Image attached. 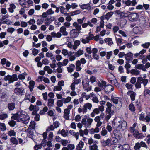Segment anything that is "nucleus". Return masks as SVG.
Here are the masks:
<instances>
[{
    "label": "nucleus",
    "instance_id": "nucleus-1",
    "mask_svg": "<svg viewBox=\"0 0 150 150\" xmlns=\"http://www.w3.org/2000/svg\"><path fill=\"white\" fill-rule=\"evenodd\" d=\"M112 124L114 128L117 129L120 131L125 130L127 127L126 121L119 117L115 119Z\"/></svg>",
    "mask_w": 150,
    "mask_h": 150
},
{
    "label": "nucleus",
    "instance_id": "nucleus-2",
    "mask_svg": "<svg viewBox=\"0 0 150 150\" xmlns=\"http://www.w3.org/2000/svg\"><path fill=\"white\" fill-rule=\"evenodd\" d=\"M148 83V80L145 78L144 77H139L137 79V81L135 84V87L137 89H139L141 88V84H143L144 88H146V86Z\"/></svg>",
    "mask_w": 150,
    "mask_h": 150
},
{
    "label": "nucleus",
    "instance_id": "nucleus-3",
    "mask_svg": "<svg viewBox=\"0 0 150 150\" xmlns=\"http://www.w3.org/2000/svg\"><path fill=\"white\" fill-rule=\"evenodd\" d=\"M106 105L107 107L106 108L105 112L106 113L105 117V120L108 121L112 116L114 113V111L111 109L112 104L109 102H107Z\"/></svg>",
    "mask_w": 150,
    "mask_h": 150
},
{
    "label": "nucleus",
    "instance_id": "nucleus-4",
    "mask_svg": "<svg viewBox=\"0 0 150 150\" xmlns=\"http://www.w3.org/2000/svg\"><path fill=\"white\" fill-rule=\"evenodd\" d=\"M92 107V104L88 102L84 104L83 108H82L81 106L78 109V111L79 113H82L83 114H84L87 112L88 109L91 110Z\"/></svg>",
    "mask_w": 150,
    "mask_h": 150
},
{
    "label": "nucleus",
    "instance_id": "nucleus-5",
    "mask_svg": "<svg viewBox=\"0 0 150 150\" xmlns=\"http://www.w3.org/2000/svg\"><path fill=\"white\" fill-rule=\"evenodd\" d=\"M26 113L23 111H21V113L19 117V121L23 123L26 124L29 122L30 117L26 115Z\"/></svg>",
    "mask_w": 150,
    "mask_h": 150
},
{
    "label": "nucleus",
    "instance_id": "nucleus-6",
    "mask_svg": "<svg viewBox=\"0 0 150 150\" xmlns=\"http://www.w3.org/2000/svg\"><path fill=\"white\" fill-rule=\"evenodd\" d=\"M4 80L6 81H8V83H10L14 81H17L18 78L16 74H13L12 76L8 75L4 77Z\"/></svg>",
    "mask_w": 150,
    "mask_h": 150
},
{
    "label": "nucleus",
    "instance_id": "nucleus-7",
    "mask_svg": "<svg viewBox=\"0 0 150 150\" xmlns=\"http://www.w3.org/2000/svg\"><path fill=\"white\" fill-rule=\"evenodd\" d=\"M98 86L94 88V91L96 92L100 91L104 89V86L105 85V81L102 80L101 82L100 81L97 82Z\"/></svg>",
    "mask_w": 150,
    "mask_h": 150
},
{
    "label": "nucleus",
    "instance_id": "nucleus-8",
    "mask_svg": "<svg viewBox=\"0 0 150 150\" xmlns=\"http://www.w3.org/2000/svg\"><path fill=\"white\" fill-rule=\"evenodd\" d=\"M83 89L86 91L88 92L91 90V87L89 86V82L86 79L83 80L82 82Z\"/></svg>",
    "mask_w": 150,
    "mask_h": 150
},
{
    "label": "nucleus",
    "instance_id": "nucleus-9",
    "mask_svg": "<svg viewBox=\"0 0 150 150\" xmlns=\"http://www.w3.org/2000/svg\"><path fill=\"white\" fill-rule=\"evenodd\" d=\"M111 100L113 103L115 104H118L119 108H120L122 105V103L121 101V99L118 97H114L113 96L111 97Z\"/></svg>",
    "mask_w": 150,
    "mask_h": 150
},
{
    "label": "nucleus",
    "instance_id": "nucleus-10",
    "mask_svg": "<svg viewBox=\"0 0 150 150\" xmlns=\"http://www.w3.org/2000/svg\"><path fill=\"white\" fill-rule=\"evenodd\" d=\"M129 17L131 21H137L139 17V16L137 13H131L129 15Z\"/></svg>",
    "mask_w": 150,
    "mask_h": 150
},
{
    "label": "nucleus",
    "instance_id": "nucleus-11",
    "mask_svg": "<svg viewBox=\"0 0 150 150\" xmlns=\"http://www.w3.org/2000/svg\"><path fill=\"white\" fill-rule=\"evenodd\" d=\"M55 18L54 16H49L44 19L45 24L46 25H49L52 22Z\"/></svg>",
    "mask_w": 150,
    "mask_h": 150
},
{
    "label": "nucleus",
    "instance_id": "nucleus-12",
    "mask_svg": "<svg viewBox=\"0 0 150 150\" xmlns=\"http://www.w3.org/2000/svg\"><path fill=\"white\" fill-rule=\"evenodd\" d=\"M121 131L120 130L118 129H114L113 131V134L115 137L119 139H121L122 137V134L120 132Z\"/></svg>",
    "mask_w": 150,
    "mask_h": 150
},
{
    "label": "nucleus",
    "instance_id": "nucleus-13",
    "mask_svg": "<svg viewBox=\"0 0 150 150\" xmlns=\"http://www.w3.org/2000/svg\"><path fill=\"white\" fill-rule=\"evenodd\" d=\"M105 91L107 93H108L114 90V87L111 85H106V82L105 81V85L104 86Z\"/></svg>",
    "mask_w": 150,
    "mask_h": 150
},
{
    "label": "nucleus",
    "instance_id": "nucleus-14",
    "mask_svg": "<svg viewBox=\"0 0 150 150\" xmlns=\"http://www.w3.org/2000/svg\"><path fill=\"white\" fill-rule=\"evenodd\" d=\"M14 93L18 95H22L24 93V89L21 88H16L14 90Z\"/></svg>",
    "mask_w": 150,
    "mask_h": 150
},
{
    "label": "nucleus",
    "instance_id": "nucleus-15",
    "mask_svg": "<svg viewBox=\"0 0 150 150\" xmlns=\"http://www.w3.org/2000/svg\"><path fill=\"white\" fill-rule=\"evenodd\" d=\"M127 94L130 96V98L132 101H134L135 100V96L136 95V93L133 91H129L128 92Z\"/></svg>",
    "mask_w": 150,
    "mask_h": 150
},
{
    "label": "nucleus",
    "instance_id": "nucleus-16",
    "mask_svg": "<svg viewBox=\"0 0 150 150\" xmlns=\"http://www.w3.org/2000/svg\"><path fill=\"white\" fill-rule=\"evenodd\" d=\"M73 25L75 28V29H73L72 31L75 30V29L77 31H79L81 29V25L78 23L77 22H74L73 24Z\"/></svg>",
    "mask_w": 150,
    "mask_h": 150
},
{
    "label": "nucleus",
    "instance_id": "nucleus-17",
    "mask_svg": "<svg viewBox=\"0 0 150 150\" xmlns=\"http://www.w3.org/2000/svg\"><path fill=\"white\" fill-rule=\"evenodd\" d=\"M81 9L82 10L89 9L91 8V6L89 4H80L79 5Z\"/></svg>",
    "mask_w": 150,
    "mask_h": 150
},
{
    "label": "nucleus",
    "instance_id": "nucleus-18",
    "mask_svg": "<svg viewBox=\"0 0 150 150\" xmlns=\"http://www.w3.org/2000/svg\"><path fill=\"white\" fill-rule=\"evenodd\" d=\"M51 35L52 38H59L62 36V34L61 33L58 32L57 33L55 32H52L50 33Z\"/></svg>",
    "mask_w": 150,
    "mask_h": 150
},
{
    "label": "nucleus",
    "instance_id": "nucleus-19",
    "mask_svg": "<svg viewBox=\"0 0 150 150\" xmlns=\"http://www.w3.org/2000/svg\"><path fill=\"white\" fill-rule=\"evenodd\" d=\"M54 100L53 99L49 98L48 99L47 105L49 108H51L54 106Z\"/></svg>",
    "mask_w": 150,
    "mask_h": 150
},
{
    "label": "nucleus",
    "instance_id": "nucleus-20",
    "mask_svg": "<svg viewBox=\"0 0 150 150\" xmlns=\"http://www.w3.org/2000/svg\"><path fill=\"white\" fill-rule=\"evenodd\" d=\"M91 98H92V100L93 103H97L99 102L98 98L93 92L91 93Z\"/></svg>",
    "mask_w": 150,
    "mask_h": 150
},
{
    "label": "nucleus",
    "instance_id": "nucleus-21",
    "mask_svg": "<svg viewBox=\"0 0 150 150\" xmlns=\"http://www.w3.org/2000/svg\"><path fill=\"white\" fill-rule=\"evenodd\" d=\"M21 111H19L15 114H13L11 118L14 120H19V117L21 115Z\"/></svg>",
    "mask_w": 150,
    "mask_h": 150
},
{
    "label": "nucleus",
    "instance_id": "nucleus-22",
    "mask_svg": "<svg viewBox=\"0 0 150 150\" xmlns=\"http://www.w3.org/2000/svg\"><path fill=\"white\" fill-rule=\"evenodd\" d=\"M135 68L139 69L142 70L144 71H146V69L144 67V65L142 64H138L135 65Z\"/></svg>",
    "mask_w": 150,
    "mask_h": 150
},
{
    "label": "nucleus",
    "instance_id": "nucleus-23",
    "mask_svg": "<svg viewBox=\"0 0 150 150\" xmlns=\"http://www.w3.org/2000/svg\"><path fill=\"white\" fill-rule=\"evenodd\" d=\"M16 6L14 4H11L9 5V7L8 8V11L10 13H13L14 12V10L16 8Z\"/></svg>",
    "mask_w": 150,
    "mask_h": 150
},
{
    "label": "nucleus",
    "instance_id": "nucleus-24",
    "mask_svg": "<svg viewBox=\"0 0 150 150\" xmlns=\"http://www.w3.org/2000/svg\"><path fill=\"white\" fill-rule=\"evenodd\" d=\"M84 145V143L83 141H80L76 146V150H83L82 149L83 148Z\"/></svg>",
    "mask_w": 150,
    "mask_h": 150
},
{
    "label": "nucleus",
    "instance_id": "nucleus-25",
    "mask_svg": "<svg viewBox=\"0 0 150 150\" xmlns=\"http://www.w3.org/2000/svg\"><path fill=\"white\" fill-rule=\"evenodd\" d=\"M100 113V112L98 108H94L93 112L91 113L90 115L92 117H94L95 116V114L98 115Z\"/></svg>",
    "mask_w": 150,
    "mask_h": 150
},
{
    "label": "nucleus",
    "instance_id": "nucleus-26",
    "mask_svg": "<svg viewBox=\"0 0 150 150\" xmlns=\"http://www.w3.org/2000/svg\"><path fill=\"white\" fill-rule=\"evenodd\" d=\"M134 32L136 33H140L142 32V28L140 26H136L133 29Z\"/></svg>",
    "mask_w": 150,
    "mask_h": 150
},
{
    "label": "nucleus",
    "instance_id": "nucleus-27",
    "mask_svg": "<svg viewBox=\"0 0 150 150\" xmlns=\"http://www.w3.org/2000/svg\"><path fill=\"white\" fill-rule=\"evenodd\" d=\"M133 54L131 53H129L125 55V58L126 60L129 61L133 59Z\"/></svg>",
    "mask_w": 150,
    "mask_h": 150
},
{
    "label": "nucleus",
    "instance_id": "nucleus-28",
    "mask_svg": "<svg viewBox=\"0 0 150 150\" xmlns=\"http://www.w3.org/2000/svg\"><path fill=\"white\" fill-rule=\"evenodd\" d=\"M19 4L21 6L23 7H26V5L28 4V1L26 0H19Z\"/></svg>",
    "mask_w": 150,
    "mask_h": 150
},
{
    "label": "nucleus",
    "instance_id": "nucleus-29",
    "mask_svg": "<svg viewBox=\"0 0 150 150\" xmlns=\"http://www.w3.org/2000/svg\"><path fill=\"white\" fill-rule=\"evenodd\" d=\"M130 73L133 75H138L140 74V71L136 69H132L130 71Z\"/></svg>",
    "mask_w": 150,
    "mask_h": 150
},
{
    "label": "nucleus",
    "instance_id": "nucleus-30",
    "mask_svg": "<svg viewBox=\"0 0 150 150\" xmlns=\"http://www.w3.org/2000/svg\"><path fill=\"white\" fill-rule=\"evenodd\" d=\"M148 95L150 96V90L146 88H146H144L143 92V95L144 97H147Z\"/></svg>",
    "mask_w": 150,
    "mask_h": 150
},
{
    "label": "nucleus",
    "instance_id": "nucleus-31",
    "mask_svg": "<svg viewBox=\"0 0 150 150\" xmlns=\"http://www.w3.org/2000/svg\"><path fill=\"white\" fill-rule=\"evenodd\" d=\"M8 109L10 110H12L15 108V104L13 103H8L7 106Z\"/></svg>",
    "mask_w": 150,
    "mask_h": 150
},
{
    "label": "nucleus",
    "instance_id": "nucleus-32",
    "mask_svg": "<svg viewBox=\"0 0 150 150\" xmlns=\"http://www.w3.org/2000/svg\"><path fill=\"white\" fill-rule=\"evenodd\" d=\"M105 42L109 45L111 46L113 44L112 39L110 38H107L104 40Z\"/></svg>",
    "mask_w": 150,
    "mask_h": 150
},
{
    "label": "nucleus",
    "instance_id": "nucleus-33",
    "mask_svg": "<svg viewBox=\"0 0 150 150\" xmlns=\"http://www.w3.org/2000/svg\"><path fill=\"white\" fill-rule=\"evenodd\" d=\"M66 28L64 26L60 28V31L64 35L67 36L68 35V33L66 32Z\"/></svg>",
    "mask_w": 150,
    "mask_h": 150
},
{
    "label": "nucleus",
    "instance_id": "nucleus-34",
    "mask_svg": "<svg viewBox=\"0 0 150 150\" xmlns=\"http://www.w3.org/2000/svg\"><path fill=\"white\" fill-rule=\"evenodd\" d=\"M76 71H80L82 69V68L81 67V65H80V63L79 60L76 61Z\"/></svg>",
    "mask_w": 150,
    "mask_h": 150
},
{
    "label": "nucleus",
    "instance_id": "nucleus-35",
    "mask_svg": "<svg viewBox=\"0 0 150 150\" xmlns=\"http://www.w3.org/2000/svg\"><path fill=\"white\" fill-rule=\"evenodd\" d=\"M31 97L30 94L26 93L24 100L27 102H29L30 101Z\"/></svg>",
    "mask_w": 150,
    "mask_h": 150
},
{
    "label": "nucleus",
    "instance_id": "nucleus-36",
    "mask_svg": "<svg viewBox=\"0 0 150 150\" xmlns=\"http://www.w3.org/2000/svg\"><path fill=\"white\" fill-rule=\"evenodd\" d=\"M71 98L70 96H68L66 98H62V99L64 104H66L67 103L69 102L71 100Z\"/></svg>",
    "mask_w": 150,
    "mask_h": 150
},
{
    "label": "nucleus",
    "instance_id": "nucleus-37",
    "mask_svg": "<svg viewBox=\"0 0 150 150\" xmlns=\"http://www.w3.org/2000/svg\"><path fill=\"white\" fill-rule=\"evenodd\" d=\"M75 66L73 64H71L69 66V67L67 68L68 71L69 72H72L74 70Z\"/></svg>",
    "mask_w": 150,
    "mask_h": 150
},
{
    "label": "nucleus",
    "instance_id": "nucleus-38",
    "mask_svg": "<svg viewBox=\"0 0 150 150\" xmlns=\"http://www.w3.org/2000/svg\"><path fill=\"white\" fill-rule=\"evenodd\" d=\"M121 146L119 144H115L113 146L112 150H121Z\"/></svg>",
    "mask_w": 150,
    "mask_h": 150
},
{
    "label": "nucleus",
    "instance_id": "nucleus-39",
    "mask_svg": "<svg viewBox=\"0 0 150 150\" xmlns=\"http://www.w3.org/2000/svg\"><path fill=\"white\" fill-rule=\"evenodd\" d=\"M81 42L83 44L88 43L90 41V39L86 36V37H84L83 38H81L80 39Z\"/></svg>",
    "mask_w": 150,
    "mask_h": 150
},
{
    "label": "nucleus",
    "instance_id": "nucleus-40",
    "mask_svg": "<svg viewBox=\"0 0 150 150\" xmlns=\"http://www.w3.org/2000/svg\"><path fill=\"white\" fill-rule=\"evenodd\" d=\"M89 150H98V146L96 144L89 146Z\"/></svg>",
    "mask_w": 150,
    "mask_h": 150
},
{
    "label": "nucleus",
    "instance_id": "nucleus-41",
    "mask_svg": "<svg viewBox=\"0 0 150 150\" xmlns=\"http://www.w3.org/2000/svg\"><path fill=\"white\" fill-rule=\"evenodd\" d=\"M113 13L112 12H110L107 13L105 16V18L108 20L112 16Z\"/></svg>",
    "mask_w": 150,
    "mask_h": 150
},
{
    "label": "nucleus",
    "instance_id": "nucleus-42",
    "mask_svg": "<svg viewBox=\"0 0 150 150\" xmlns=\"http://www.w3.org/2000/svg\"><path fill=\"white\" fill-rule=\"evenodd\" d=\"M90 81L91 84H94L96 82V78L93 76H91L89 79Z\"/></svg>",
    "mask_w": 150,
    "mask_h": 150
},
{
    "label": "nucleus",
    "instance_id": "nucleus-43",
    "mask_svg": "<svg viewBox=\"0 0 150 150\" xmlns=\"http://www.w3.org/2000/svg\"><path fill=\"white\" fill-rule=\"evenodd\" d=\"M121 147L122 148V150H130L129 145L127 144H123Z\"/></svg>",
    "mask_w": 150,
    "mask_h": 150
},
{
    "label": "nucleus",
    "instance_id": "nucleus-44",
    "mask_svg": "<svg viewBox=\"0 0 150 150\" xmlns=\"http://www.w3.org/2000/svg\"><path fill=\"white\" fill-rule=\"evenodd\" d=\"M83 54V51L81 50H79L78 51L76 52L75 54V56L78 57L82 55Z\"/></svg>",
    "mask_w": 150,
    "mask_h": 150
},
{
    "label": "nucleus",
    "instance_id": "nucleus-45",
    "mask_svg": "<svg viewBox=\"0 0 150 150\" xmlns=\"http://www.w3.org/2000/svg\"><path fill=\"white\" fill-rule=\"evenodd\" d=\"M108 132L105 127L102 129V131L101 132V135L103 136H105L107 135Z\"/></svg>",
    "mask_w": 150,
    "mask_h": 150
},
{
    "label": "nucleus",
    "instance_id": "nucleus-46",
    "mask_svg": "<svg viewBox=\"0 0 150 150\" xmlns=\"http://www.w3.org/2000/svg\"><path fill=\"white\" fill-rule=\"evenodd\" d=\"M8 14L2 16L1 19L0 20V24L4 23V21H3L2 20H4L6 18H8Z\"/></svg>",
    "mask_w": 150,
    "mask_h": 150
},
{
    "label": "nucleus",
    "instance_id": "nucleus-47",
    "mask_svg": "<svg viewBox=\"0 0 150 150\" xmlns=\"http://www.w3.org/2000/svg\"><path fill=\"white\" fill-rule=\"evenodd\" d=\"M74 80H73L72 82L76 85H78L81 83V80L80 79L74 78Z\"/></svg>",
    "mask_w": 150,
    "mask_h": 150
},
{
    "label": "nucleus",
    "instance_id": "nucleus-48",
    "mask_svg": "<svg viewBox=\"0 0 150 150\" xmlns=\"http://www.w3.org/2000/svg\"><path fill=\"white\" fill-rule=\"evenodd\" d=\"M69 150H73L75 147L74 145L73 144H68L67 147Z\"/></svg>",
    "mask_w": 150,
    "mask_h": 150
},
{
    "label": "nucleus",
    "instance_id": "nucleus-49",
    "mask_svg": "<svg viewBox=\"0 0 150 150\" xmlns=\"http://www.w3.org/2000/svg\"><path fill=\"white\" fill-rule=\"evenodd\" d=\"M0 129L3 131H5L6 129L5 124L2 123H0Z\"/></svg>",
    "mask_w": 150,
    "mask_h": 150
},
{
    "label": "nucleus",
    "instance_id": "nucleus-50",
    "mask_svg": "<svg viewBox=\"0 0 150 150\" xmlns=\"http://www.w3.org/2000/svg\"><path fill=\"white\" fill-rule=\"evenodd\" d=\"M68 132H66L64 129H63L61 131V134L64 137H66L68 135Z\"/></svg>",
    "mask_w": 150,
    "mask_h": 150
},
{
    "label": "nucleus",
    "instance_id": "nucleus-51",
    "mask_svg": "<svg viewBox=\"0 0 150 150\" xmlns=\"http://www.w3.org/2000/svg\"><path fill=\"white\" fill-rule=\"evenodd\" d=\"M81 13L80 10H77L74 12H71L70 13L72 15H75L79 14Z\"/></svg>",
    "mask_w": 150,
    "mask_h": 150
},
{
    "label": "nucleus",
    "instance_id": "nucleus-52",
    "mask_svg": "<svg viewBox=\"0 0 150 150\" xmlns=\"http://www.w3.org/2000/svg\"><path fill=\"white\" fill-rule=\"evenodd\" d=\"M112 54V51L108 52L106 53V58L109 59L111 56Z\"/></svg>",
    "mask_w": 150,
    "mask_h": 150
},
{
    "label": "nucleus",
    "instance_id": "nucleus-53",
    "mask_svg": "<svg viewBox=\"0 0 150 150\" xmlns=\"http://www.w3.org/2000/svg\"><path fill=\"white\" fill-rule=\"evenodd\" d=\"M111 83L117 87H119L120 84L116 79H114L111 81Z\"/></svg>",
    "mask_w": 150,
    "mask_h": 150
},
{
    "label": "nucleus",
    "instance_id": "nucleus-54",
    "mask_svg": "<svg viewBox=\"0 0 150 150\" xmlns=\"http://www.w3.org/2000/svg\"><path fill=\"white\" fill-rule=\"evenodd\" d=\"M93 121V119L91 118L87 119V126L91 125Z\"/></svg>",
    "mask_w": 150,
    "mask_h": 150
},
{
    "label": "nucleus",
    "instance_id": "nucleus-55",
    "mask_svg": "<svg viewBox=\"0 0 150 150\" xmlns=\"http://www.w3.org/2000/svg\"><path fill=\"white\" fill-rule=\"evenodd\" d=\"M62 89V87L60 86L57 85V86H55L54 87L53 90L54 91H60Z\"/></svg>",
    "mask_w": 150,
    "mask_h": 150
},
{
    "label": "nucleus",
    "instance_id": "nucleus-56",
    "mask_svg": "<svg viewBox=\"0 0 150 150\" xmlns=\"http://www.w3.org/2000/svg\"><path fill=\"white\" fill-rule=\"evenodd\" d=\"M30 86L29 88L30 90H32L34 88V86L35 85V82L33 81H30L29 83Z\"/></svg>",
    "mask_w": 150,
    "mask_h": 150
},
{
    "label": "nucleus",
    "instance_id": "nucleus-57",
    "mask_svg": "<svg viewBox=\"0 0 150 150\" xmlns=\"http://www.w3.org/2000/svg\"><path fill=\"white\" fill-rule=\"evenodd\" d=\"M69 143V142L68 140L64 139H62L61 142L62 144L64 146H66Z\"/></svg>",
    "mask_w": 150,
    "mask_h": 150
},
{
    "label": "nucleus",
    "instance_id": "nucleus-58",
    "mask_svg": "<svg viewBox=\"0 0 150 150\" xmlns=\"http://www.w3.org/2000/svg\"><path fill=\"white\" fill-rule=\"evenodd\" d=\"M8 134L10 136H15L16 135V132L14 130H11L8 132Z\"/></svg>",
    "mask_w": 150,
    "mask_h": 150
},
{
    "label": "nucleus",
    "instance_id": "nucleus-59",
    "mask_svg": "<svg viewBox=\"0 0 150 150\" xmlns=\"http://www.w3.org/2000/svg\"><path fill=\"white\" fill-rule=\"evenodd\" d=\"M46 12H47L48 15H51L53 14L54 13V12L52 8L48 9L47 11Z\"/></svg>",
    "mask_w": 150,
    "mask_h": 150
},
{
    "label": "nucleus",
    "instance_id": "nucleus-60",
    "mask_svg": "<svg viewBox=\"0 0 150 150\" xmlns=\"http://www.w3.org/2000/svg\"><path fill=\"white\" fill-rule=\"evenodd\" d=\"M11 143L13 144H16L18 143V141L16 138L12 137L11 139Z\"/></svg>",
    "mask_w": 150,
    "mask_h": 150
},
{
    "label": "nucleus",
    "instance_id": "nucleus-61",
    "mask_svg": "<svg viewBox=\"0 0 150 150\" xmlns=\"http://www.w3.org/2000/svg\"><path fill=\"white\" fill-rule=\"evenodd\" d=\"M105 143L106 145L108 146H110L112 145L111 140L110 139L108 138L105 141Z\"/></svg>",
    "mask_w": 150,
    "mask_h": 150
},
{
    "label": "nucleus",
    "instance_id": "nucleus-62",
    "mask_svg": "<svg viewBox=\"0 0 150 150\" xmlns=\"http://www.w3.org/2000/svg\"><path fill=\"white\" fill-rule=\"evenodd\" d=\"M129 109L132 112L135 111V108L134 105L132 104H131L129 106Z\"/></svg>",
    "mask_w": 150,
    "mask_h": 150
},
{
    "label": "nucleus",
    "instance_id": "nucleus-63",
    "mask_svg": "<svg viewBox=\"0 0 150 150\" xmlns=\"http://www.w3.org/2000/svg\"><path fill=\"white\" fill-rule=\"evenodd\" d=\"M43 19L42 18L40 19H38L37 21V24L38 25H40L42 24L43 22Z\"/></svg>",
    "mask_w": 150,
    "mask_h": 150
},
{
    "label": "nucleus",
    "instance_id": "nucleus-64",
    "mask_svg": "<svg viewBox=\"0 0 150 150\" xmlns=\"http://www.w3.org/2000/svg\"><path fill=\"white\" fill-rule=\"evenodd\" d=\"M81 117L79 115H76L74 118V120L76 122H79L81 120Z\"/></svg>",
    "mask_w": 150,
    "mask_h": 150
}]
</instances>
